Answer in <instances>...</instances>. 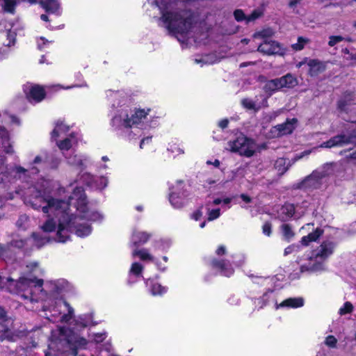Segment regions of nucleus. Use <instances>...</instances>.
I'll return each mask as SVG.
<instances>
[{"instance_id":"obj_1","label":"nucleus","mask_w":356,"mask_h":356,"mask_svg":"<svg viewBox=\"0 0 356 356\" xmlns=\"http://www.w3.org/2000/svg\"><path fill=\"white\" fill-rule=\"evenodd\" d=\"M44 181L42 189L29 187L25 193L24 202L35 209H41L48 219L41 225L42 232H34L30 236L22 238L14 234L11 245L17 249L30 252L39 249L50 242L48 234H54V240L66 242L71 232L79 237L90 234L89 222L102 220L101 213L88 209L86 197L82 187L70 184L67 188L58 183Z\"/></svg>"},{"instance_id":"obj_2","label":"nucleus","mask_w":356,"mask_h":356,"mask_svg":"<svg viewBox=\"0 0 356 356\" xmlns=\"http://www.w3.org/2000/svg\"><path fill=\"white\" fill-rule=\"evenodd\" d=\"M67 283L64 280L49 281L44 284L41 279L21 276L17 280L0 275V288L15 293L24 300L29 302H55L56 307L51 312V318L54 323H68L74 317V309L65 301L60 299V293L65 290Z\"/></svg>"},{"instance_id":"obj_3","label":"nucleus","mask_w":356,"mask_h":356,"mask_svg":"<svg viewBox=\"0 0 356 356\" xmlns=\"http://www.w3.org/2000/svg\"><path fill=\"white\" fill-rule=\"evenodd\" d=\"M159 117L150 108H135L129 115L122 108L111 120V125L118 134L128 140H136L143 130L157 125Z\"/></svg>"},{"instance_id":"obj_4","label":"nucleus","mask_w":356,"mask_h":356,"mask_svg":"<svg viewBox=\"0 0 356 356\" xmlns=\"http://www.w3.org/2000/svg\"><path fill=\"white\" fill-rule=\"evenodd\" d=\"M356 142V136L353 135L340 134L335 136L329 140L323 143L319 146L315 147L311 149L305 150L298 154H296L291 161H287L284 158L277 159L274 164V168L279 175H282L287 171L289 168L297 161L309 156L312 152H316L318 148H332L334 147H342L349 143Z\"/></svg>"},{"instance_id":"obj_5","label":"nucleus","mask_w":356,"mask_h":356,"mask_svg":"<svg viewBox=\"0 0 356 356\" xmlns=\"http://www.w3.org/2000/svg\"><path fill=\"white\" fill-rule=\"evenodd\" d=\"M87 343V341L75 334L71 330H67L64 327H58L53 330L51 336V343L49 345V352L46 353V356H51L54 349L60 350L67 345H71L75 348H83Z\"/></svg>"},{"instance_id":"obj_6","label":"nucleus","mask_w":356,"mask_h":356,"mask_svg":"<svg viewBox=\"0 0 356 356\" xmlns=\"http://www.w3.org/2000/svg\"><path fill=\"white\" fill-rule=\"evenodd\" d=\"M3 150L7 154H12L13 149L9 143V135L8 131L2 127H0V151ZM26 170L22 167H16L13 169H8L4 165V158L0 155V183L11 182L14 179L21 175H24Z\"/></svg>"},{"instance_id":"obj_7","label":"nucleus","mask_w":356,"mask_h":356,"mask_svg":"<svg viewBox=\"0 0 356 356\" xmlns=\"http://www.w3.org/2000/svg\"><path fill=\"white\" fill-rule=\"evenodd\" d=\"M334 248V243L323 242L320 247L313 251L307 264L300 267L301 272H320L325 270L324 261L332 254Z\"/></svg>"},{"instance_id":"obj_8","label":"nucleus","mask_w":356,"mask_h":356,"mask_svg":"<svg viewBox=\"0 0 356 356\" xmlns=\"http://www.w3.org/2000/svg\"><path fill=\"white\" fill-rule=\"evenodd\" d=\"M333 172L332 164H326L314 170L298 184V187L304 190H313L320 187L322 179Z\"/></svg>"},{"instance_id":"obj_9","label":"nucleus","mask_w":356,"mask_h":356,"mask_svg":"<svg viewBox=\"0 0 356 356\" xmlns=\"http://www.w3.org/2000/svg\"><path fill=\"white\" fill-rule=\"evenodd\" d=\"M229 148L232 152L250 157L255 153L258 147L253 140L245 136H240L229 143Z\"/></svg>"},{"instance_id":"obj_10","label":"nucleus","mask_w":356,"mask_h":356,"mask_svg":"<svg viewBox=\"0 0 356 356\" xmlns=\"http://www.w3.org/2000/svg\"><path fill=\"white\" fill-rule=\"evenodd\" d=\"M170 190L169 201L174 208H182L188 203L189 193L182 181H177L176 185L172 186Z\"/></svg>"},{"instance_id":"obj_11","label":"nucleus","mask_w":356,"mask_h":356,"mask_svg":"<svg viewBox=\"0 0 356 356\" xmlns=\"http://www.w3.org/2000/svg\"><path fill=\"white\" fill-rule=\"evenodd\" d=\"M13 322L6 316V312L0 307V340L15 341L17 334L12 331Z\"/></svg>"},{"instance_id":"obj_12","label":"nucleus","mask_w":356,"mask_h":356,"mask_svg":"<svg viewBox=\"0 0 356 356\" xmlns=\"http://www.w3.org/2000/svg\"><path fill=\"white\" fill-rule=\"evenodd\" d=\"M106 97L111 106L114 108H118L116 114H118L122 108L127 109L124 106L128 100L129 97L127 93L123 90L113 91L109 90L106 91Z\"/></svg>"},{"instance_id":"obj_13","label":"nucleus","mask_w":356,"mask_h":356,"mask_svg":"<svg viewBox=\"0 0 356 356\" xmlns=\"http://www.w3.org/2000/svg\"><path fill=\"white\" fill-rule=\"evenodd\" d=\"M23 90L27 99L31 103H38L45 97L44 88L38 85L28 83L24 86Z\"/></svg>"},{"instance_id":"obj_14","label":"nucleus","mask_w":356,"mask_h":356,"mask_svg":"<svg viewBox=\"0 0 356 356\" xmlns=\"http://www.w3.org/2000/svg\"><path fill=\"white\" fill-rule=\"evenodd\" d=\"M303 213L304 211L299 212L296 209L293 204L287 203L277 211V218L285 222L289 220L293 216L300 218Z\"/></svg>"},{"instance_id":"obj_15","label":"nucleus","mask_w":356,"mask_h":356,"mask_svg":"<svg viewBox=\"0 0 356 356\" xmlns=\"http://www.w3.org/2000/svg\"><path fill=\"white\" fill-rule=\"evenodd\" d=\"M258 51L264 54H283V49L281 45L271 40H265L259 47Z\"/></svg>"},{"instance_id":"obj_16","label":"nucleus","mask_w":356,"mask_h":356,"mask_svg":"<svg viewBox=\"0 0 356 356\" xmlns=\"http://www.w3.org/2000/svg\"><path fill=\"white\" fill-rule=\"evenodd\" d=\"M296 124L297 120L295 118L287 120L285 123L275 126L271 129V136L280 137L283 135L289 134L296 128Z\"/></svg>"},{"instance_id":"obj_17","label":"nucleus","mask_w":356,"mask_h":356,"mask_svg":"<svg viewBox=\"0 0 356 356\" xmlns=\"http://www.w3.org/2000/svg\"><path fill=\"white\" fill-rule=\"evenodd\" d=\"M80 179L83 183L97 189H103L108 184V178L106 177H100L95 179L92 175L87 172L81 175Z\"/></svg>"},{"instance_id":"obj_18","label":"nucleus","mask_w":356,"mask_h":356,"mask_svg":"<svg viewBox=\"0 0 356 356\" xmlns=\"http://www.w3.org/2000/svg\"><path fill=\"white\" fill-rule=\"evenodd\" d=\"M79 137L77 134L72 132L67 136L57 139L56 145L62 152L67 151L78 143Z\"/></svg>"},{"instance_id":"obj_19","label":"nucleus","mask_w":356,"mask_h":356,"mask_svg":"<svg viewBox=\"0 0 356 356\" xmlns=\"http://www.w3.org/2000/svg\"><path fill=\"white\" fill-rule=\"evenodd\" d=\"M221 204V198H216L212 201H209L204 206L206 213L207 214V220L212 221L218 218L220 216V208L216 207Z\"/></svg>"},{"instance_id":"obj_20","label":"nucleus","mask_w":356,"mask_h":356,"mask_svg":"<svg viewBox=\"0 0 356 356\" xmlns=\"http://www.w3.org/2000/svg\"><path fill=\"white\" fill-rule=\"evenodd\" d=\"M151 237V234L135 229L131 235V243L134 246L145 244Z\"/></svg>"},{"instance_id":"obj_21","label":"nucleus","mask_w":356,"mask_h":356,"mask_svg":"<svg viewBox=\"0 0 356 356\" xmlns=\"http://www.w3.org/2000/svg\"><path fill=\"white\" fill-rule=\"evenodd\" d=\"M304 299L301 297L289 298L284 300L280 304L276 303L275 309H278L284 307L296 309L302 307L304 305Z\"/></svg>"},{"instance_id":"obj_22","label":"nucleus","mask_w":356,"mask_h":356,"mask_svg":"<svg viewBox=\"0 0 356 356\" xmlns=\"http://www.w3.org/2000/svg\"><path fill=\"white\" fill-rule=\"evenodd\" d=\"M144 266L139 262L132 263L129 270V282L131 283L136 282L139 278L143 277V272Z\"/></svg>"},{"instance_id":"obj_23","label":"nucleus","mask_w":356,"mask_h":356,"mask_svg":"<svg viewBox=\"0 0 356 356\" xmlns=\"http://www.w3.org/2000/svg\"><path fill=\"white\" fill-rule=\"evenodd\" d=\"M69 130L70 127L65 124L63 122H57L54 130L51 132V140H56L57 139L67 136L68 135L67 132Z\"/></svg>"},{"instance_id":"obj_24","label":"nucleus","mask_w":356,"mask_h":356,"mask_svg":"<svg viewBox=\"0 0 356 356\" xmlns=\"http://www.w3.org/2000/svg\"><path fill=\"white\" fill-rule=\"evenodd\" d=\"M145 284L153 296H161L167 292L168 289L165 286H162L153 279L146 280Z\"/></svg>"},{"instance_id":"obj_25","label":"nucleus","mask_w":356,"mask_h":356,"mask_svg":"<svg viewBox=\"0 0 356 356\" xmlns=\"http://www.w3.org/2000/svg\"><path fill=\"white\" fill-rule=\"evenodd\" d=\"M307 65L309 67V73L311 76H316L324 72L326 68V63L325 62L316 59L309 60Z\"/></svg>"},{"instance_id":"obj_26","label":"nucleus","mask_w":356,"mask_h":356,"mask_svg":"<svg viewBox=\"0 0 356 356\" xmlns=\"http://www.w3.org/2000/svg\"><path fill=\"white\" fill-rule=\"evenodd\" d=\"M212 266L216 270H219L222 275L227 277H229L234 273L233 268L229 266V262L226 261L214 259L212 261Z\"/></svg>"},{"instance_id":"obj_27","label":"nucleus","mask_w":356,"mask_h":356,"mask_svg":"<svg viewBox=\"0 0 356 356\" xmlns=\"http://www.w3.org/2000/svg\"><path fill=\"white\" fill-rule=\"evenodd\" d=\"M41 4L47 13L57 15L61 13L60 3L58 0H42Z\"/></svg>"},{"instance_id":"obj_28","label":"nucleus","mask_w":356,"mask_h":356,"mask_svg":"<svg viewBox=\"0 0 356 356\" xmlns=\"http://www.w3.org/2000/svg\"><path fill=\"white\" fill-rule=\"evenodd\" d=\"M66 159L68 164L79 168L85 167L88 161V159L86 156L77 154L66 156Z\"/></svg>"},{"instance_id":"obj_29","label":"nucleus","mask_w":356,"mask_h":356,"mask_svg":"<svg viewBox=\"0 0 356 356\" xmlns=\"http://www.w3.org/2000/svg\"><path fill=\"white\" fill-rule=\"evenodd\" d=\"M131 255L133 257H138L142 261H154V256H152L146 248H135L133 250Z\"/></svg>"},{"instance_id":"obj_30","label":"nucleus","mask_w":356,"mask_h":356,"mask_svg":"<svg viewBox=\"0 0 356 356\" xmlns=\"http://www.w3.org/2000/svg\"><path fill=\"white\" fill-rule=\"evenodd\" d=\"M12 248H17L16 247L11 245V241L6 245L0 244V258L5 261H9L13 257Z\"/></svg>"},{"instance_id":"obj_31","label":"nucleus","mask_w":356,"mask_h":356,"mask_svg":"<svg viewBox=\"0 0 356 356\" xmlns=\"http://www.w3.org/2000/svg\"><path fill=\"white\" fill-rule=\"evenodd\" d=\"M3 8L5 11L13 13L17 3L21 1H28L31 3H35L37 0H3Z\"/></svg>"},{"instance_id":"obj_32","label":"nucleus","mask_w":356,"mask_h":356,"mask_svg":"<svg viewBox=\"0 0 356 356\" xmlns=\"http://www.w3.org/2000/svg\"><path fill=\"white\" fill-rule=\"evenodd\" d=\"M15 226L18 230L25 231L31 227V221L29 217L24 214L19 216L15 222Z\"/></svg>"},{"instance_id":"obj_33","label":"nucleus","mask_w":356,"mask_h":356,"mask_svg":"<svg viewBox=\"0 0 356 356\" xmlns=\"http://www.w3.org/2000/svg\"><path fill=\"white\" fill-rule=\"evenodd\" d=\"M323 234V231L317 228L314 232L305 236L301 239V243L307 245L312 241H316Z\"/></svg>"},{"instance_id":"obj_34","label":"nucleus","mask_w":356,"mask_h":356,"mask_svg":"<svg viewBox=\"0 0 356 356\" xmlns=\"http://www.w3.org/2000/svg\"><path fill=\"white\" fill-rule=\"evenodd\" d=\"M168 151L173 154L174 157L184 154V148L181 144L170 143L168 144Z\"/></svg>"},{"instance_id":"obj_35","label":"nucleus","mask_w":356,"mask_h":356,"mask_svg":"<svg viewBox=\"0 0 356 356\" xmlns=\"http://www.w3.org/2000/svg\"><path fill=\"white\" fill-rule=\"evenodd\" d=\"M283 239L290 241L295 235L291 227L288 224H282L280 227Z\"/></svg>"},{"instance_id":"obj_36","label":"nucleus","mask_w":356,"mask_h":356,"mask_svg":"<svg viewBox=\"0 0 356 356\" xmlns=\"http://www.w3.org/2000/svg\"><path fill=\"white\" fill-rule=\"evenodd\" d=\"M218 61L216 56L213 54L210 55H205L202 56L200 58H195V62L197 64H200L201 66H203L204 65H210L215 63Z\"/></svg>"},{"instance_id":"obj_37","label":"nucleus","mask_w":356,"mask_h":356,"mask_svg":"<svg viewBox=\"0 0 356 356\" xmlns=\"http://www.w3.org/2000/svg\"><path fill=\"white\" fill-rule=\"evenodd\" d=\"M264 90L268 95H271L274 92L280 90L276 79L268 81L264 86Z\"/></svg>"},{"instance_id":"obj_38","label":"nucleus","mask_w":356,"mask_h":356,"mask_svg":"<svg viewBox=\"0 0 356 356\" xmlns=\"http://www.w3.org/2000/svg\"><path fill=\"white\" fill-rule=\"evenodd\" d=\"M274 34V31L270 28L264 29L261 31L255 33L254 34V38H261L265 40H268V38H270Z\"/></svg>"},{"instance_id":"obj_39","label":"nucleus","mask_w":356,"mask_h":356,"mask_svg":"<svg viewBox=\"0 0 356 356\" xmlns=\"http://www.w3.org/2000/svg\"><path fill=\"white\" fill-rule=\"evenodd\" d=\"M309 39L303 37H299L298 38V42L291 45V47L293 50L300 51L309 42Z\"/></svg>"},{"instance_id":"obj_40","label":"nucleus","mask_w":356,"mask_h":356,"mask_svg":"<svg viewBox=\"0 0 356 356\" xmlns=\"http://www.w3.org/2000/svg\"><path fill=\"white\" fill-rule=\"evenodd\" d=\"M241 104L247 109L258 111L260 109L261 106L257 105L254 101L250 99H243L241 101Z\"/></svg>"},{"instance_id":"obj_41","label":"nucleus","mask_w":356,"mask_h":356,"mask_svg":"<svg viewBox=\"0 0 356 356\" xmlns=\"http://www.w3.org/2000/svg\"><path fill=\"white\" fill-rule=\"evenodd\" d=\"M353 305L350 302H346L343 305L339 308V314L343 316L348 314H350L353 311Z\"/></svg>"},{"instance_id":"obj_42","label":"nucleus","mask_w":356,"mask_h":356,"mask_svg":"<svg viewBox=\"0 0 356 356\" xmlns=\"http://www.w3.org/2000/svg\"><path fill=\"white\" fill-rule=\"evenodd\" d=\"M263 15V10L261 8H257L252 11V13L247 15L246 23L252 22L261 17Z\"/></svg>"},{"instance_id":"obj_43","label":"nucleus","mask_w":356,"mask_h":356,"mask_svg":"<svg viewBox=\"0 0 356 356\" xmlns=\"http://www.w3.org/2000/svg\"><path fill=\"white\" fill-rule=\"evenodd\" d=\"M337 339L333 335H328L325 337L324 343L330 348H336L337 346Z\"/></svg>"},{"instance_id":"obj_44","label":"nucleus","mask_w":356,"mask_h":356,"mask_svg":"<svg viewBox=\"0 0 356 356\" xmlns=\"http://www.w3.org/2000/svg\"><path fill=\"white\" fill-rule=\"evenodd\" d=\"M343 40H348L350 41V39H347L344 37H342L341 35H331L329 37V41H328V45L330 47H334L336 44H339V42L343 41Z\"/></svg>"},{"instance_id":"obj_45","label":"nucleus","mask_w":356,"mask_h":356,"mask_svg":"<svg viewBox=\"0 0 356 356\" xmlns=\"http://www.w3.org/2000/svg\"><path fill=\"white\" fill-rule=\"evenodd\" d=\"M52 41H49L43 37L40 38L37 41L38 47L40 50H44L48 48L51 44Z\"/></svg>"},{"instance_id":"obj_46","label":"nucleus","mask_w":356,"mask_h":356,"mask_svg":"<svg viewBox=\"0 0 356 356\" xmlns=\"http://www.w3.org/2000/svg\"><path fill=\"white\" fill-rule=\"evenodd\" d=\"M287 88H293L298 83L297 79L291 74L284 76Z\"/></svg>"},{"instance_id":"obj_47","label":"nucleus","mask_w":356,"mask_h":356,"mask_svg":"<svg viewBox=\"0 0 356 356\" xmlns=\"http://www.w3.org/2000/svg\"><path fill=\"white\" fill-rule=\"evenodd\" d=\"M44 163V158L43 156H37L34 160H33V165H34V166L32 167V173H36L38 172V168H37V165H43Z\"/></svg>"},{"instance_id":"obj_48","label":"nucleus","mask_w":356,"mask_h":356,"mask_svg":"<svg viewBox=\"0 0 356 356\" xmlns=\"http://www.w3.org/2000/svg\"><path fill=\"white\" fill-rule=\"evenodd\" d=\"M204 209V207H201L200 208H199L198 209L192 213L191 218L196 221L200 220L201 219H202V218L204 216V212L203 211Z\"/></svg>"},{"instance_id":"obj_49","label":"nucleus","mask_w":356,"mask_h":356,"mask_svg":"<svg viewBox=\"0 0 356 356\" xmlns=\"http://www.w3.org/2000/svg\"><path fill=\"white\" fill-rule=\"evenodd\" d=\"M300 250V245L296 244H292L289 245L284 249V254L285 256L290 254L293 252H298Z\"/></svg>"},{"instance_id":"obj_50","label":"nucleus","mask_w":356,"mask_h":356,"mask_svg":"<svg viewBox=\"0 0 356 356\" xmlns=\"http://www.w3.org/2000/svg\"><path fill=\"white\" fill-rule=\"evenodd\" d=\"M234 16L238 22L243 20L246 22L247 15H245L241 10H236L234 13Z\"/></svg>"},{"instance_id":"obj_51","label":"nucleus","mask_w":356,"mask_h":356,"mask_svg":"<svg viewBox=\"0 0 356 356\" xmlns=\"http://www.w3.org/2000/svg\"><path fill=\"white\" fill-rule=\"evenodd\" d=\"M263 233L269 236L271 234V225L269 222H266L262 227Z\"/></svg>"},{"instance_id":"obj_52","label":"nucleus","mask_w":356,"mask_h":356,"mask_svg":"<svg viewBox=\"0 0 356 356\" xmlns=\"http://www.w3.org/2000/svg\"><path fill=\"white\" fill-rule=\"evenodd\" d=\"M276 80L278 83L280 89H282L283 88H287L284 76L281 78L276 79Z\"/></svg>"},{"instance_id":"obj_53","label":"nucleus","mask_w":356,"mask_h":356,"mask_svg":"<svg viewBox=\"0 0 356 356\" xmlns=\"http://www.w3.org/2000/svg\"><path fill=\"white\" fill-rule=\"evenodd\" d=\"M272 292L273 291H268L266 293L264 294V296H262L261 298V300L264 301V303L262 304V305L261 306V307L264 306V305H266L267 304V302L268 301L271 294H272Z\"/></svg>"},{"instance_id":"obj_54","label":"nucleus","mask_w":356,"mask_h":356,"mask_svg":"<svg viewBox=\"0 0 356 356\" xmlns=\"http://www.w3.org/2000/svg\"><path fill=\"white\" fill-rule=\"evenodd\" d=\"M38 267V263L37 262H31L30 264L26 265V268H28L29 272H33L35 268Z\"/></svg>"},{"instance_id":"obj_55","label":"nucleus","mask_w":356,"mask_h":356,"mask_svg":"<svg viewBox=\"0 0 356 356\" xmlns=\"http://www.w3.org/2000/svg\"><path fill=\"white\" fill-rule=\"evenodd\" d=\"M105 339V336L104 334H95L94 340L97 343L102 342Z\"/></svg>"},{"instance_id":"obj_56","label":"nucleus","mask_w":356,"mask_h":356,"mask_svg":"<svg viewBox=\"0 0 356 356\" xmlns=\"http://www.w3.org/2000/svg\"><path fill=\"white\" fill-rule=\"evenodd\" d=\"M225 252H226V249L224 245L219 246L218 248V249L216 250V254L218 255H222L225 253Z\"/></svg>"},{"instance_id":"obj_57","label":"nucleus","mask_w":356,"mask_h":356,"mask_svg":"<svg viewBox=\"0 0 356 356\" xmlns=\"http://www.w3.org/2000/svg\"><path fill=\"white\" fill-rule=\"evenodd\" d=\"M151 140H152V138L151 137H147V138H143L141 141H140V149H143V146L145 145V143H149L151 142Z\"/></svg>"},{"instance_id":"obj_58","label":"nucleus","mask_w":356,"mask_h":356,"mask_svg":"<svg viewBox=\"0 0 356 356\" xmlns=\"http://www.w3.org/2000/svg\"><path fill=\"white\" fill-rule=\"evenodd\" d=\"M354 112L353 114H351L349 120L351 122L356 123V105L353 108Z\"/></svg>"},{"instance_id":"obj_59","label":"nucleus","mask_w":356,"mask_h":356,"mask_svg":"<svg viewBox=\"0 0 356 356\" xmlns=\"http://www.w3.org/2000/svg\"><path fill=\"white\" fill-rule=\"evenodd\" d=\"M228 123H229L228 120L227 119H224L219 122L218 125L222 129H225L227 127Z\"/></svg>"},{"instance_id":"obj_60","label":"nucleus","mask_w":356,"mask_h":356,"mask_svg":"<svg viewBox=\"0 0 356 356\" xmlns=\"http://www.w3.org/2000/svg\"><path fill=\"white\" fill-rule=\"evenodd\" d=\"M300 2V0H290L289 6L290 8H294Z\"/></svg>"},{"instance_id":"obj_61","label":"nucleus","mask_w":356,"mask_h":356,"mask_svg":"<svg viewBox=\"0 0 356 356\" xmlns=\"http://www.w3.org/2000/svg\"><path fill=\"white\" fill-rule=\"evenodd\" d=\"M232 200V197H225L223 199H221V204H223L224 205H228Z\"/></svg>"},{"instance_id":"obj_62","label":"nucleus","mask_w":356,"mask_h":356,"mask_svg":"<svg viewBox=\"0 0 356 356\" xmlns=\"http://www.w3.org/2000/svg\"><path fill=\"white\" fill-rule=\"evenodd\" d=\"M8 37L10 38L9 42L7 44L8 46H10L14 43L15 37L13 35H12L10 33H7Z\"/></svg>"},{"instance_id":"obj_63","label":"nucleus","mask_w":356,"mask_h":356,"mask_svg":"<svg viewBox=\"0 0 356 356\" xmlns=\"http://www.w3.org/2000/svg\"><path fill=\"white\" fill-rule=\"evenodd\" d=\"M241 199H242L244 202H245L246 203L250 202V200H251L250 197H248V195H245V194H242V195H241Z\"/></svg>"},{"instance_id":"obj_64","label":"nucleus","mask_w":356,"mask_h":356,"mask_svg":"<svg viewBox=\"0 0 356 356\" xmlns=\"http://www.w3.org/2000/svg\"><path fill=\"white\" fill-rule=\"evenodd\" d=\"M99 170H106L108 168V166L106 163L99 164Z\"/></svg>"}]
</instances>
